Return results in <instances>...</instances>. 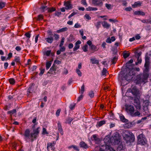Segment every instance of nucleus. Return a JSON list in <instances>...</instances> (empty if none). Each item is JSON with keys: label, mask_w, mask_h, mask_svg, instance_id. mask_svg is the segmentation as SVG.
I'll return each mask as SVG.
<instances>
[{"label": "nucleus", "mask_w": 151, "mask_h": 151, "mask_svg": "<svg viewBox=\"0 0 151 151\" xmlns=\"http://www.w3.org/2000/svg\"><path fill=\"white\" fill-rule=\"evenodd\" d=\"M40 127H38L36 129H33V132L30 134V131L29 129H27L24 133V139L27 141L29 139L31 142H32L36 140L39 136L40 133Z\"/></svg>", "instance_id": "1"}, {"label": "nucleus", "mask_w": 151, "mask_h": 151, "mask_svg": "<svg viewBox=\"0 0 151 151\" xmlns=\"http://www.w3.org/2000/svg\"><path fill=\"white\" fill-rule=\"evenodd\" d=\"M122 135L126 143H131L134 141V136L129 131L124 130L122 133Z\"/></svg>", "instance_id": "2"}, {"label": "nucleus", "mask_w": 151, "mask_h": 151, "mask_svg": "<svg viewBox=\"0 0 151 151\" xmlns=\"http://www.w3.org/2000/svg\"><path fill=\"white\" fill-rule=\"evenodd\" d=\"M48 37L45 38L46 41L48 43H51L54 40L53 38L57 39V34L53 32L50 30H48L47 31Z\"/></svg>", "instance_id": "3"}, {"label": "nucleus", "mask_w": 151, "mask_h": 151, "mask_svg": "<svg viewBox=\"0 0 151 151\" xmlns=\"http://www.w3.org/2000/svg\"><path fill=\"white\" fill-rule=\"evenodd\" d=\"M149 75L148 73H143L137 75V81L138 83H139L142 82L146 83L147 81V78Z\"/></svg>", "instance_id": "4"}, {"label": "nucleus", "mask_w": 151, "mask_h": 151, "mask_svg": "<svg viewBox=\"0 0 151 151\" xmlns=\"http://www.w3.org/2000/svg\"><path fill=\"white\" fill-rule=\"evenodd\" d=\"M120 137L119 134L117 132L114 133L112 137L109 140L111 143L114 145H117L120 142Z\"/></svg>", "instance_id": "5"}, {"label": "nucleus", "mask_w": 151, "mask_h": 151, "mask_svg": "<svg viewBox=\"0 0 151 151\" xmlns=\"http://www.w3.org/2000/svg\"><path fill=\"white\" fill-rule=\"evenodd\" d=\"M137 139L138 144L144 145L146 144V139L143 134H141L139 135L137 137Z\"/></svg>", "instance_id": "6"}, {"label": "nucleus", "mask_w": 151, "mask_h": 151, "mask_svg": "<svg viewBox=\"0 0 151 151\" xmlns=\"http://www.w3.org/2000/svg\"><path fill=\"white\" fill-rule=\"evenodd\" d=\"M134 73L133 72L132 69L129 70V72L128 73H127L124 77L125 79L127 81H129L133 78L132 76H134Z\"/></svg>", "instance_id": "7"}, {"label": "nucleus", "mask_w": 151, "mask_h": 151, "mask_svg": "<svg viewBox=\"0 0 151 151\" xmlns=\"http://www.w3.org/2000/svg\"><path fill=\"white\" fill-rule=\"evenodd\" d=\"M125 109L126 111L131 116L134 112V106L131 105H126Z\"/></svg>", "instance_id": "8"}, {"label": "nucleus", "mask_w": 151, "mask_h": 151, "mask_svg": "<svg viewBox=\"0 0 151 151\" xmlns=\"http://www.w3.org/2000/svg\"><path fill=\"white\" fill-rule=\"evenodd\" d=\"M100 151H115L113 149L107 145H102Z\"/></svg>", "instance_id": "9"}, {"label": "nucleus", "mask_w": 151, "mask_h": 151, "mask_svg": "<svg viewBox=\"0 0 151 151\" xmlns=\"http://www.w3.org/2000/svg\"><path fill=\"white\" fill-rule=\"evenodd\" d=\"M56 63H57V59H55V60L54 64L50 69L47 73L51 74L53 75H55L56 73V68L54 64Z\"/></svg>", "instance_id": "10"}, {"label": "nucleus", "mask_w": 151, "mask_h": 151, "mask_svg": "<svg viewBox=\"0 0 151 151\" xmlns=\"http://www.w3.org/2000/svg\"><path fill=\"white\" fill-rule=\"evenodd\" d=\"M134 104L135 107L138 109H140L141 106L139 100L138 98H135L134 99Z\"/></svg>", "instance_id": "11"}, {"label": "nucleus", "mask_w": 151, "mask_h": 151, "mask_svg": "<svg viewBox=\"0 0 151 151\" xmlns=\"http://www.w3.org/2000/svg\"><path fill=\"white\" fill-rule=\"evenodd\" d=\"M64 5L65 6V9L67 10L71 9L73 8V5L69 1H65Z\"/></svg>", "instance_id": "12"}, {"label": "nucleus", "mask_w": 151, "mask_h": 151, "mask_svg": "<svg viewBox=\"0 0 151 151\" xmlns=\"http://www.w3.org/2000/svg\"><path fill=\"white\" fill-rule=\"evenodd\" d=\"M132 94L136 96H139V91L137 89L136 87H134L131 90Z\"/></svg>", "instance_id": "13"}, {"label": "nucleus", "mask_w": 151, "mask_h": 151, "mask_svg": "<svg viewBox=\"0 0 151 151\" xmlns=\"http://www.w3.org/2000/svg\"><path fill=\"white\" fill-rule=\"evenodd\" d=\"M57 129L58 131V132L62 135L63 134V129L62 128V126L60 123L58 122V125L57 126Z\"/></svg>", "instance_id": "14"}, {"label": "nucleus", "mask_w": 151, "mask_h": 151, "mask_svg": "<svg viewBox=\"0 0 151 151\" xmlns=\"http://www.w3.org/2000/svg\"><path fill=\"white\" fill-rule=\"evenodd\" d=\"M81 43V42L80 40L77 41L76 43L75 46L73 48V51H76L79 48V45Z\"/></svg>", "instance_id": "15"}, {"label": "nucleus", "mask_w": 151, "mask_h": 151, "mask_svg": "<svg viewBox=\"0 0 151 151\" xmlns=\"http://www.w3.org/2000/svg\"><path fill=\"white\" fill-rule=\"evenodd\" d=\"M79 145L81 147L84 149H87L88 148V145L84 142L82 141L80 143Z\"/></svg>", "instance_id": "16"}, {"label": "nucleus", "mask_w": 151, "mask_h": 151, "mask_svg": "<svg viewBox=\"0 0 151 151\" xmlns=\"http://www.w3.org/2000/svg\"><path fill=\"white\" fill-rule=\"evenodd\" d=\"M7 113L8 114H10V117L12 119V115L14 113H16V109H14L12 110H10L8 111Z\"/></svg>", "instance_id": "17"}, {"label": "nucleus", "mask_w": 151, "mask_h": 151, "mask_svg": "<svg viewBox=\"0 0 151 151\" xmlns=\"http://www.w3.org/2000/svg\"><path fill=\"white\" fill-rule=\"evenodd\" d=\"M59 50H57V55H59L61 52H64L65 50V48L64 46H59Z\"/></svg>", "instance_id": "18"}, {"label": "nucleus", "mask_w": 151, "mask_h": 151, "mask_svg": "<svg viewBox=\"0 0 151 151\" xmlns=\"http://www.w3.org/2000/svg\"><path fill=\"white\" fill-rule=\"evenodd\" d=\"M145 68L144 70L143 73H148L149 69V64H145Z\"/></svg>", "instance_id": "19"}, {"label": "nucleus", "mask_w": 151, "mask_h": 151, "mask_svg": "<svg viewBox=\"0 0 151 151\" xmlns=\"http://www.w3.org/2000/svg\"><path fill=\"white\" fill-rule=\"evenodd\" d=\"M142 4V3L139 1L135 2H134V4L132 5V6L133 8H135L137 6H141Z\"/></svg>", "instance_id": "20"}, {"label": "nucleus", "mask_w": 151, "mask_h": 151, "mask_svg": "<svg viewBox=\"0 0 151 151\" xmlns=\"http://www.w3.org/2000/svg\"><path fill=\"white\" fill-rule=\"evenodd\" d=\"M141 115L140 112L138 111H136L135 112H133L131 116L132 117L139 116Z\"/></svg>", "instance_id": "21"}, {"label": "nucleus", "mask_w": 151, "mask_h": 151, "mask_svg": "<svg viewBox=\"0 0 151 151\" xmlns=\"http://www.w3.org/2000/svg\"><path fill=\"white\" fill-rule=\"evenodd\" d=\"M14 61L18 65L21 64L20 58L19 57L16 56Z\"/></svg>", "instance_id": "22"}, {"label": "nucleus", "mask_w": 151, "mask_h": 151, "mask_svg": "<svg viewBox=\"0 0 151 151\" xmlns=\"http://www.w3.org/2000/svg\"><path fill=\"white\" fill-rule=\"evenodd\" d=\"M54 145H55V143H54V142L53 143L49 142L47 143V149L48 150H50V148H52Z\"/></svg>", "instance_id": "23"}, {"label": "nucleus", "mask_w": 151, "mask_h": 151, "mask_svg": "<svg viewBox=\"0 0 151 151\" xmlns=\"http://www.w3.org/2000/svg\"><path fill=\"white\" fill-rule=\"evenodd\" d=\"M68 29L67 27H65L57 30V33L62 32L68 30Z\"/></svg>", "instance_id": "24"}, {"label": "nucleus", "mask_w": 151, "mask_h": 151, "mask_svg": "<svg viewBox=\"0 0 151 151\" xmlns=\"http://www.w3.org/2000/svg\"><path fill=\"white\" fill-rule=\"evenodd\" d=\"M35 19L37 21H40L42 20L43 18V16L42 14H40L38 15L37 17H35Z\"/></svg>", "instance_id": "25"}, {"label": "nucleus", "mask_w": 151, "mask_h": 151, "mask_svg": "<svg viewBox=\"0 0 151 151\" xmlns=\"http://www.w3.org/2000/svg\"><path fill=\"white\" fill-rule=\"evenodd\" d=\"M134 13L135 15H139L144 16L145 14L144 12L140 11H135Z\"/></svg>", "instance_id": "26"}, {"label": "nucleus", "mask_w": 151, "mask_h": 151, "mask_svg": "<svg viewBox=\"0 0 151 151\" xmlns=\"http://www.w3.org/2000/svg\"><path fill=\"white\" fill-rule=\"evenodd\" d=\"M91 61V62L93 64H98L99 63V61L98 60H96L95 58H91L90 59Z\"/></svg>", "instance_id": "27"}, {"label": "nucleus", "mask_w": 151, "mask_h": 151, "mask_svg": "<svg viewBox=\"0 0 151 151\" xmlns=\"http://www.w3.org/2000/svg\"><path fill=\"white\" fill-rule=\"evenodd\" d=\"M102 26L105 28H108L110 27V25L107 22H104L102 24Z\"/></svg>", "instance_id": "28"}, {"label": "nucleus", "mask_w": 151, "mask_h": 151, "mask_svg": "<svg viewBox=\"0 0 151 151\" xmlns=\"http://www.w3.org/2000/svg\"><path fill=\"white\" fill-rule=\"evenodd\" d=\"M47 12L50 13H51L56 10L55 8L53 7L51 8H47Z\"/></svg>", "instance_id": "29"}, {"label": "nucleus", "mask_w": 151, "mask_h": 151, "mask_svg": "<svg viewBox=\"0 0 151 151\" xmlns=\"http://www.w3.org/2000/svg\"><path fill=\"white\" fill-rule=\"evenodd\" d=\"M117 59L118 58L117 56H115L113 57L111 59V61L112 62V63L114 64L116 63V61H117Z\"/></svg>", "instance_id": "30"}, {"label": "nucleus", "mask_w": 151, "mask_h": 151, "mask_svg": "<svg viewBox=\"0 0 151 151\" xmlns=\"http://www.w3.org/2000/svg\"><path fill=\"white\" fill-rule=\"evenodd\" d=\"M68 148L70 149L71 148H73L74 150L77 151H79V150L77 147L76 145H71L68 147Z\"/></svg>", "instance_id": "31"}, {"label": "nucleus", "mask_w": 151, "mask_h": 151, "mask_svg": "<svg viewBox=\"0 0 151 151\" xmlns=\"http://www.w3.org/2000/svg\"><path fill=\"white\" fill-rule=\"evenodd\" d=\"M106 121L104 120H102L100 121V122H98L97 123V125L99 127L101 126L102 125L105 124Z\"/></svg>", "instance_id": "32"}, {"label": "nucleus", "mask_w": 151, "mask_h": 151, "mask_svg": "<svg viewBox=\"0 0 151 151\" xmlns=\"http://www.w3.org/2000/svg\"><path fill=\"white\" fill-rule=\"evenodd\" d=\"M73 119L70 117H68L66 120V123L70 124L71 122L73 120Z\"/></svg>", "instance_id": "33"}, {"label": "nucleus", "mask_w": 151, "mask_h": 151, "mask_svg": "<svg viewBox=\"0 0 151 151\" xmlns=\"http://www.w3.org/2000/svg\"><path fill=\"white\" fill-rule=\"evenodd\" d=\"M133 62V59H130L129 61L127 63H126V67L127 68H129V66H130V65L132 64V63Z\"/></svg>", "instance_id": "34"}, {"label": "nucleus", "mask_w": 151, "mask_h": 151, "mask_svg": "<svg viewBox=\"0 0 151 151\" xmlns=\"http://www.w3.org/2000/svg\"><path fill=\"white\" fill-rule=\"evenodd\" d=\"M51 61H48L46 63V67L47 70L50 67L51 65Z\"/></svg>", "instance_id": "35"}, {"label": "nucleus", "mask_w": 151, "mask_h": 151, "mask_svg": "<svg viewBox=\"0 0 151 151\" xmlns=\"http://www.w3.org/2000/svg\"><path fill=\"white\" fill-rule=\"evenodd\" d=\"M5 5V2L0 1V9H1L4 7Z\"/></svg>", "instance_id": "36"}, {"label": "nucleus", "mask_w": 151, "mask_h": 151, "mask_svg": "<svg viewBox=\"0 0 151 151\" xmlns=\"http://www.w3.org/2000/svg\"><path fill=\"white\" fill-rule=\"evenodd\" d=\"M137 61L135 63V64L136 65H138V64H140L142 62V60L141 57L137 58Z\"/></svg>", "instance_id": "37"}, {"label": "nucleus", "mask_w": 151, "mask_h": 151, "mask_svg": "<svg viewBox=\"0 0 151 151\" xmlns=\"http://www.w3.org/2000/svg\"><path fill=\"white\" fill-rule=\"evenodd\" d=\"M120 119L123 122H126L128 121L126 119L123 115L120 116Z\"/></svg>", "instance_id": "38"}, {"label": "nucleus", "mask_w": 151, "mask_h": 151, "mask_svg": "<svg viewBox=\"0 0 151 151\" xmlns=\"http://www.w3.org/2000/svg\"><path fill=\"white\" fill-rule=\"evenodd\" d=\"M107 73V72L106 69L105 68H104L102 71V76H106Z\"/></svg>", "instance_id": "39"}, {"label": "nucleus", "mask_w": 151, "mask_h": 151, "mask_svg": "<svg viewBox=\"0 0 151 151\" xmlns=\"http://www.w3.org/2000/svg\"><path fill=\"white\" fill-rule=\"evenodd\" d=\"M51 53V50H47L45 52H44V55H46L47 56H49Z\"/></svg>", "instance_id": "40"}, {"label": "nucleus", "mask_w": 151, "mask_h": 151, "mask_svg": "<svg viewBox=\"0 0 151 151\" xmlns=\"http://www.w3.org/2000/svg\"><path fill=\"white\" fill-rule=\"evenodd\" d=\"M90 47L91 48V50H93L94 51H96L98 50L97 49V48L94 45H91Z\"/></svg>", "instance_id": "41"}, {"label": "nucleus", "mask_w": 151, "mask_h": 151, "mask_svg": "<svg viewBox=\"0 0 151 151\" xmlns=\"http://www.w3.org/2000/svg\"><path fill=\"white\" fill-rule=\"evenodd\" d=\"M145 63L146 64H149V58L147 56L145 57Z\"/></svg>", "instance_id": "42"}, {"label": "nucleus", "mask_w": 151, "mask_h": 151, "mask_svg": "<svg viewBox=\"0 0 151 151\" xmlns=\"http://www.w3.org/2000/svg\"><path fill=\"white\" fill-rule=\"evenodd\" d=\"M9 81L11 84L13 85L15 83V80L13 78H11L9 79Z\"/></svg>", "instance_id": "43"}, {"label": "nucleus", "mask_w": 151, "mask_h": 151, "mask_svg": "<svg viewBox=\"0 0 151 151\" xmlns=\"http://www.w3.org/2000/svg\"><path fill=\"white\" fill-rule=\"evenodd\" d=\"M88 95L91 98H93L94 96V93L92 91H90L88 93Z\"/></svg>", "instance_id": "44"}, {"label": "nucleus", "mask_w": 151, "mask_h": 151, "mask_svg": "<svg viewBox=\"0 0 151 151\" xmlns=\"http://www.w3.org/2000/svg\"><path fill=\"white\" fill-rule=\"evenodd\" d=\"M88 47V45H85L83 47L82 49L84 52H86L87 51Z\"/></svg>", "instance_id": "45"}, {"label": "nucleus", "mask_w": 151, "mask_h": 151, "mask_svg": "<svg viewBox=\"0 0 151 151\" xmlns=\"http://www.w3.org/2000/svg\"><path fill=\"white\" fill-rule=\"evenodd\" d=\"M40 72L39 73V75L40 76H41L45 72V70L44 69H42V68H40Z\"/></svg>", "instance_id": "46"}, {"label": "nucleus", "mask_w": 151, "mask_h": 151, "mask_svg": "<svg viewBox=\"0 0 151 151\" xmlns=\"http://www.w3.org/2000/svg\"><path fill=\"white\" fill-rule=\"evenodd\" d=\"M84 91V84L83 85L81 88V90L80 91V93L82 94Z\"/></svg>", "instance_id": "47"}, {"label": "nucleus", "mask_w": 151, "mask_h": 151, "mask_svg": "<svg viewBox=\"0 0 151 151\" xmlns=\"http://www.w3.org/2000/svg\"><path fill=\"white\" fill-rule=\"evenodd\" d=\"M65 38L64 37H63L62 38L61 41L60 42V44L59 45V46H63V45L64 42Z\"/></svg>", "instance_id": "48"}, {"label": "nucleus", "mask_w": 151, "mask_h": 151, "mask_svg": "<svg viewBox=\"0 0 151 151\" xmlns=\"http://www.w3.org/2000/svg\"><path fill=\"white\" fill-rule=\"evenodd\" d=\"M76 72L77 73V74L79 76H82V73L81 72L80 70L78 68H77L76 69Z\"/></svg>", "instance_id": "49"}, {"label": "nucleus", "mask_w": 151, "mask_h": 151, "mask_svg": "<svg viewBox=\"0 0 151 151\" xmlns=\"http://www.w3.org/2000/svg\"><path fill=\"white\" fill-rule=\"evenodd\" d=\"M81 3L84 6H87V4L86 0H82L81 1Z\"/></svg>", "instance_id": "50"}, {"label": "nucleus", "mask_w": 151, "mask_h": 151, "mask_svg": "<svg viewBox=\"0 0 151 151\" xmlns=\"http://www.w3.org/2000/svg\"><path fill=\"white\" fill-rule=\"evenodd\" d=\"M42 134H48V133L46 129L45 128H43L42 129Z\"/></svg>", "instance_id": "51"}, {"label": "nucleus", "mask_w": 151, "mask_h": 151, "mask_svg": "<svg viewBox=\"0 0 151 151\" xmlns=\"http://www.w3.org/2000/svg\"><path fill=\"white\" fill-rule=\"evenodd\" d=\"M68 73V70L65 68H64L63 71V74L65 75H66Z\"/></svg>", "instance_id": "52"}, {"label": "nucleus", "mask_w": 151, "mask_h": 151, "mask_svg": "<svg viewBox=\"0 0 151 151\" xmlns=\"http://www.w3.org/2000/svg\"><path fill=\"white\" fill-rule=\"evenodd\" d=\"M12 56V52H9L8 55V57L7 58V59L10 60Z\"/></svg>", "instance_id": "53"}, {"label": "nucleus", "mask_w": 151, "mask_h": 151, "mask_svg": "<svg viewBox=\"0 0 151 151\" xmlns=\"http://www.w3.org/2000/svg\"><path fill=\"white\" fill-rule=\"evenodd\" d=\"M129 54L127 53H125L123 54V57L124 58H127L129 56Z\"/></svg>", "instance_id": "54"}, {"label": "nucleus", "mask_w": 151, "mask_h": 151, "mask_svg": "<svg viewBox=\"0 0 151 151\" xmlns=\"http://www.w3.org/2000/svg\"><path fill=\"white\" fill-rule=\"evenodd\" d=\"M76 104H73L70 105V108L71 110H73Z\"/></svg>", "instance_id": "55"}, {"label": "nucleus", "mask_w": 151, "mask_h": 151, "mask_svg": "<svg viewBox=\"0 0 151 151\" xmlns=\"http://www.w3.org/2000/svg\"><path fill=\"white\" fill-rule=\"evenodd\" d=\"M81 27V25L79 24L78 23H76L74 25V27L75 28H80Z\"/></svg>", "instance_id": "56"}, {"label": "nucleus", "mask_w": 151, "mask_h": 151, "mask_svg": "<svg viewBox=\"0 0 151 151\" xmlns=\"http://www.w3.org/2000/svg\"><path fill=\"white\" fill-rule=\"evenodd\" d=\"M101 24V22H97L96 26L97 29H98L100 27Z\"/></svg>", "instance_id": "57"}, {"label": "nucleus", "mask_w": 151, "mask_h": 151, "mask_svg": "<svg viewBox=\"0 0 151 151\" xmlns=\"http://www.w3.org/2000/svg\"><path fill=\"white\" fill-rule=\"evenodd\" d=\"M141 55V52H139L135 54L136 57L137 58H140V56Z\"/></svg>", "instance_id": "58"}, {"label": "nucleus", "mask_w": 151, "mask_h": 151, "mask_svg": "<svg viewBox=\"0 0 151 151\" xmlns=\"http://www.w3.org/2000/svg\"><path fill=\"white\" fill-rule=\"evenodd\" d=\"M24 35L27 37L29 38L31 36V34L29 32H27Z\"/></svg>", "instance_id": "59"}, {"label": "nucleus", "mask_w": 151, "mask_h": 151, "mask_svg": "<svg viewBox=\"0 0 151 151\" xmlns=\"http://www.w3.org/2000/svg\"><path fill=\"white\" fill-rule=\"evenodd\" d=\"M132 9V8L131 7H129L125 8V10L127 11H130Z\"/></svg>", "instance_id": "60"}, {"label": "nucleus", "mask_w": 151, "mask_h": 151, "mask_svg": "<svg viewBox=\"0 0 151 151\" xmlns=\"http://www.w3.org/2000/svg\"><path fill=\"white\" fill-rule=\"evenodd\" d=\"M85 17L86 19L88 20H90L91 19V17H90L89 15L87 14H86L85 15Z\"/></svg>", "instance_id": "61"}, {"label": "nucleus", "mask_w": 151, "mask_h": 151, "mask_svg": "<svg viewBox=\"0 0 151 151\" xmlns=\"http://www.w3.org/2000/svg\"><path fill=\"white\" fill-rule=\"evenodd\" d=\"M83 96L82 94H81V95L78 97V101H79L81 100L83 98Z\"/></svg>", "instance_id": "62"}, {"label": "nucleus", "mask_w": 151, "mask_h": 151, "mask_svg": "<svg viewBox=\"0 0 151 151\" xmlns=\"http://www.w3.org/2000/svg\"><path fill=\"white\" fill-rule=\"evenodd\" d=\"M16 50L18 51H19L21 49V47L19 46H17L15 48Z\"/></svg>", "instance_id": "63"}, {"label": "nucleus", "mask_w": 151, "mask_h": 151, "mask_svg": "<svg viewBox=\"0 0 151 151\" xmlns=\"http://www.w3.org/2000/svg\"><path fill=\"white\" fill-rule=\"evenodd\" d=\"M76 13L75 12L72 13L68 17L69 18H70L71 17L76 14Z\"/></svg>", "instance_id": "64"}]
</instances>
